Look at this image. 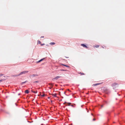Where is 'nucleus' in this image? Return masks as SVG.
I'll use <instances>...</instances> for the list:
<instances>
[{
    "mask_svg": "<svg viewBox=\"0 0 125 125\" xmlns=\"http://www.w3.org/2000/svg\"><path fill=\"white\" fill-rule=\"evenodd\" d=\"M78 73L79 74H81V75H85V74L84 73H81V72Z\"/></svg>",
    "mask_w": 125,
    "mask_h": 125,
    "instance_id": "obj_12",
    "label": "nucleus"
},
{
    "mask_svg": "<svg viewBox=\"0 0 125 125\" xmlns=\"http://www.w3.org/2000/svg\"><path fill=\"white\" fill-rule=\"evenodd\" d=\"M44 59V58L43 59H41V60H39L37 62V63H39V62H41V61H43Z\"/></svg>",
    "mask_w": 125,
    "mask_h": 125,
    "instance_id": "obj_5",
    "label": "nucleus"
},
{
    "mask_svg": "<svg viewBox=\"0 0 125 125\" xmlns=\"http://www.w3.org/2000/svg\"><path fill=\"white\" fill-rule=\"evenodd\" d=\"M3 75V74H0V77L2 76Z\"/></svg>",
    "mask_w": 125,
    "mask_h": 125,
    "instance_id": "obj_21",
    "label": "nucleus"
},
{
    "mask_svg": "<svg viewBox=\"0 0 125 125\" xmlns=\"http://www.w3.org/2000/svg\"><path fill=\"white\" fill-rule=\"evenodd\" d=\"M31 91L33 93H34L35 94L37 92V91H33L32 90Z\"/></svg>",
    "mask_w": 125,
    "mask_h": 125,
    "instance_id": "obj_10",
    "label": "nucleus"
},
{
    "mask_svg": "<svg viewBox=\"0 0 125 125\" xmlns=\"http://www.w3.org/2000/svg\"><path fill=\"white\" fill-rule=\"evenodd\" d=\"M45 95L44 94H43L42 95H41V96L42 97H44L45 96Z\"/></svg>",
    "mask_w": 125,
    "mask_h": 125,
    "instance_id": "obj_20",
    "label": "nucleus"
},
{
    "mask_svg": "<svg viewBox=\"0 0 125 125\" xmlns=\"http://www.w3.org/2000/svg\"><path fill=\"white\" fill-rule=\"evenodd\" d=\"M68 104H68V105H67V104H66V106H67V105H69H69H70V104H71V103H68Z\"/></svg>",
    "mask_w": 125,
    "mask_h": 125,
    "instance_id": "obj_16",
    "label": "nucleus"
},
{
    "mask_svg": "<svg viewBox=\"0 0 125 125\" xmlns=\"http://www.w3.org/2000/svg\"><path fill=\"white\" fill-rule=\"evenodd\" d=\"M25 93L27 94H28L29 93V91L27 90L25 91Z\"/></svg>",
    "mask_w": 125,
    "mask_h": 125,
    "instance_id": "obj_8",
    "label": "nucleus"
},
{
    "mask_svg": "<svg viewBox=\"0 0 125 125\" xmlns=\"http://www.w3.org/2000/svg\"><path fill=\"white\" fill-rule=\"evenodd\" d=\"M71 106H73V105H72Z\"/></svg>",
    "mask_w": 125,
    "mask_h": 125,
    "instance_id": "obj_30",
    "label": "nucleus"
},
{
    "mask_svg": "<svg viewBox=\"0 0 125 125\" xmlns=\"http://www.w3.org/2000/svg\"><path fill=\"white\" fill-rule=\"evenodd\" d=\"M102 48H104V47H102Z\"/></svg>",
    "mask_w": 125,
    "mask_h": 125,
    "instance_id": "obj_31",
    "label": "nucleus"
},
{
    "mask_svg": "<svg viewBox=\"0 0 125 125\" xmlns=\"http://www.w3.org/2000/svg\"><path fill=\"white\" fill-rule=\"evenodd\" d=\"M66 103V102H65L64 103V104H65V103Z\"/></svg>",
    "mask_w": 125,
    "mask_h": 125,
    "instance_id": "obj_25",
    "label": "nucleus"
},
{
    "mask_svg": "<svg viewBox=\"0 0 125 125\" xmlns=\"http://www.w3.org/2000/svg\"><path fill=\"white\" fill-rule=\"evenodd\" d=\"M18 95H20V94H18Z\"/></svg>",
    "mask_w": 125,
    "mask_h": 125,
    "instance_id": "obj_32",
    "label": "nucleus"
},
{
    "mask_svg": "<svg viewBox=\"0 0 125 125\" xmlns=\"http://www.w3.org/2000/svg\"><path fill=\"white\" fill-rule=\"evenodd\" d=\"M117 85V83H114L112 84V86L114 88H115L116 87V85Z\"/></svg>",
    "mask_w": 125,
    "mask_h": 125,
    "instance_id": "obj_2",
    "label": "nucleus"
},
{
    "mask_svg": "<svg viewBox=\"0 0 125 125\" xmlns=\"http://www.w3.org/2000/svg\"><path fill=\"white\" fill-rule=\"evenodd\" d=\"M68 91H69V89H68Z\"/></svg>",
    "mask_w": 125,
    "mask_h": 125,
    "instance_id": "obj_29",
    "label": "nucleus"
},
{
    "mask_svg": "<svg viewBox=\"0 0 125 125\" xmlns=\"http://www.w3.org/2000/svg\"><path fill=\"white\" fill-rule=\"evenodd\" d=\"M39 81H34L33 82L34 83H38Z\"/></svg>",
    "mask_w": 125,
    "mask_h": 125,
    "instance_id": "obj_15",
    "label": "nucleus"
},
{
    "mask_svg": "<svg viewBox=\"0 0 125 125\" xmlns=\"http://www.w3.org/2000/svg\"><path fill=\"white\" fill-rule=\"evenodd\" d=\"M27 82V81H25V82H22V84H23V83H26V82Z\"/></svg>",
    "mask_w": 125,
    "mask_h": 125,
    "instance_id": "obj_18",
    "label": "nucleus"
},
{
    "mask_svg": "<svg viewBox=\"0 0 125 125\" xmlns=\"http://www.w3.org/2000/svg\"><path fill=\"white\" fill-rule=\"evenodd\" d=\"M51 94L52 95V96H53L54 97H56V94Z\"/></svg>",
    "mask_w": 125,
    "mask_h": 125,
    "instance_id": "obj_11",
    "label": "nucleus"
},
{
    "mask_svg": "<svg viewBox=\"0 0 125 125\" xmlns=\"http://www.w3.org/2000/svg\"><path fill=\"white\" fill-rule=\"evenodd\" d=\"M50 85H52V84H51V83H50Z\"/></svg>",
    "mask_w": 125,
    "mask_h": 125,
    "instance_id": "obj_27",
    "label": "nucleus"
},
{
    "mask_svg": "<svg viewBox=\"0 0 125 125\" xmlns=\"http://www.w3.org/2000/svg\"><path fill=\"white\" fill-rule=\"evenodd\" d=\"M44 37L43 36V37H42V38H43Z\"/></svg>",
    "mask_w": 125,
    "mask_h": 125,
    "instance_id": "obj_26",
    "label": "nucleus"
},
{
    "mask_svg": "<svg viewBox=\"0 0 125 125\" xmlns=\"http://www.w3.org/2000/svg\"><path fill=\"white\" fill-rule=\"evenodd\" d=\"M61 71H66V70H64L63 69L61 70Z\"/></svg>",
    "mask_w": 125,
    "mask_h": 125,
    "instance_id": "obj_19",
    "label": "nucleus"
},
{
    "mask_svg": "<svg viewBox=\"0 0 125 125\" xmlns=\"http://www.w3.org/2000/svg\"><path fill=\"white\" fill-rule=\"evenodd\" d=\"M41 42L40 41H38V44H40L41 43Z\"/></svg>",
    "mask_w": 125,
    "mask_h": 125,
    "instance_id": "obj_17",
    "label": "nucleus"
},
{
    "mask_svg": "<svg viewBox=\"0 0 125 125\" xmlns=\"http://www.w3.org/2000/svg\"><path fill=\"white\" fill-rule=\"evenodd\" d=\"M55 44V43L54 42H51L50 43V44L51 45H53L54 44Z\"/></svg>",
    "mask_w": 125,
    "mask_h": 125,
    "instance_id": "obj_13",
    "label": "nucleus"
},
{
    "mask_svg": "<svg viewBox=\"0 0 125 125\" xmlns=\"http://www.w3.org/2000/svg\"><path fill=\"white\" fill-rule=\"evenodd\" d=\"M3 79L0 80V82H1L2 81H3Z\"/></svg>",
    "mask_w": 125,
    "mask_h": 125,
    "instance_id": "obj_22",
    "label": "nucleus"
},
{
    "mask_svg": "<svg viewBox=\"0 0 125 125\" xmlns=\"http://www.w3.org/2000/svg\"><path fill=\"white\" fill-rule=\"evenodd\" d=\"M37 76V75L36 74H33L31 75V76L32 77H34L35 76Z\"/></svg>",
    "mask_w": 125,
    "mask_h": 125,
    "instance_id": "obj_6",
    "label": "nucleus"
},
{
    "mask_svg": "<svg viewBox=\"0 0 125 125\" xmlns=\"http://www.w3.org/2000/svg\"><path fill=\"white\" fill-rule=\"evenodd\" d=\"M48 98H49L48 97Z\"/></svg>",
    "mask_w": 125,
    "mask_h": 125,
    "instance_id": "obj_33",
    "label": "nucleus"
},
{
    "mask_svg": "<svg viewBox=\"0 0 125 125\" xmlns=\"http://www.w3.org/2000/svg\"><path fill=\"white\" fill-rule=\"evenodd\" d=\"M61 77V76H58L56 77L55 78H54L53 79V80H57L59 78Z\"/></svg>",
    "mask_w": 125,
    "mask_h": 125,
    "instance_id": "obj_3",
    "label": "nucleus"
},
{
    "mask_svg": "<svg viewBox=\"0 0 125 125\" xmlns=\"http://www.w3.org/2000/svg\"><path fill=\"white\" fill-rule=\"evenodd\" d=\"M95 118H94L93 119V121H95Z\"/></svg>",
    "mask_w": 125,
    "mask_h": 125,
    "instance_id": "obj_23",
    "label": "nucleus"
},
{
    "mask_svg": "<svg viewBox=\"0 0 125 125\" xmlns=\"http://www.w3.org/2000/svg\"><path fill=\"white\" fill-rule=\"evenodd\" d=\"M81 45L82 46H83V47H86V48H87V46L86 45H85V44H81Z\"/></svg>",
    "mask_w": 125,
    "mask_h": 125,
    "instance_id": "obj_4",
    "label": "nucleus"
},
{
    "mask_svg": "<svg viewBox=\"0 0 125 125\" xmlns=\"http://www.w3.org/2000/svg\"><path fill=\"white\" fill-rule=\"evenodd\" d=\"M101 107H103V105H102L101 106Z\"/></svg>",
    "mask_w": 125,
    "mask_h": 125,
    "instance_id": "obj_24",
    "label": "nucleus"
},
{
    "mask_svg": "<svg viewBox=\"0 0 125 125\" xmlns=\"http://www.w3.org/2000/svg\"><path fill=\"white\" fill-rule=\"evenodd\" d=\"M100 84V83H96V84H93V86H96V85H99Z\"/></svg>",
    "mask_w": 125,
    "mask_h": 125,
    "instance_id": "obj_7",
    "label": "nucleus"
},
{
    "mask_svg": "<svg viewBox=\"0 0 125 125\" xmlns=\"http://www.w3.org/2000/svg\"><path fill=\"white\" fill-rule=\"evenodd\" d=\"M65 92L64 93L65 94Z\"/></svg>",
    "mask_w": 125,
    "mask_h": 125,
    "instance_id": "obj_28",
    "label": "nucleus"
},
{
    "mask_svg": "<svg viewBox=\"0 0 125 125\" xmlns=\"http://www.w3.org/2000/svg\"><path fill=\"white\" fill-rule=\"evenodd\" d=\"M99 47V45H96L95 46V47L96 48H98Z\"/></svg>",
    "mask_w": 125,
    "mask_h": 125,
    "instance_id": "obj_14",
    "label": "nucleus"
},
{
    "mask_svg": "<svg viewBox=\"0 0 125 125\" xmlns=\"http://www.w3.org/2000/svg\"><path fill=\"white\" fill-rule=\"evenodd\" d=\"M28 72H29L28 71H24L21 72L20 73V74H19L18 75H16L14 76H20L21 75L23 74H25L26 73H28Z\"/></svg>",
    "mask_w": 125,
    "mask_h": 125,
    "instance_id": "obj_1",
    "label": "nucleus"
},
{
    "mask_svg": "<svg viewBox=\"0 0 125 125\" xmlns=\"http://www.w3.org/2000/svg\"><path fill=\"white\" fill-rule=\"evenodd\" d=\"M61 65H63L64 66H66V67H70L69 66H68L67 65H65L64 64H62Z\"/></svg>",
    "mask_w": 125,
    "mask_h": 125,
    "instance_id": "obj_9",
    "label": "nucleus"
}]
</instances>
